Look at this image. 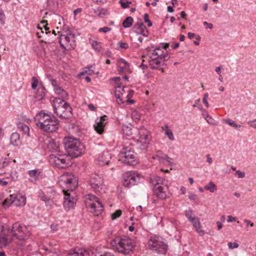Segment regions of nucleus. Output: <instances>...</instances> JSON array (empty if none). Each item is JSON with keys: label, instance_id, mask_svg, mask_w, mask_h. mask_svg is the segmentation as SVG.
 Segmentation results:
<instances>
[{"label": "nucleus", "instance_id": "nucleus-34", "mask_svg": "<svg viewBox=\"0 0 256 256\" xmlns=\"http://www.w3.org/2000/svg\"><path fill=\"white\" fill-rule=\"evenodd\" d=\"M72 182L73 180L72 178H68L66 180H65L67 188L68 189H70V191H73L76 188V185L74 184H72Z\"/></svg>", "mask_w": 256, "mask_h": 256}, {"label": "nucleus", "instance_id": "nucleus-23", "mask_svg": "<svg viewBox=\"0 0 256 256\" xmlns=\"http://www.w3.org/2000/svg\"><path fill=\"white\" fill-rule=\"evenodd\" d=\"M194 227L196 228V232L199 234L200 235L202 236L204 234V231L200 230L201 224L199 221L198 218H194V220L190 221Z\"/></svg>", "mask_w": 256, "mask_h": 256}, {"label": "nucleus", "instance_id": "nucleus-27", "mask_svg": "<svg viewBox=\"0 0 256 256\" xmlns=\"http://www.w3.org/2000/svg\"><path fill=\"white\" fill-rule=\"evenodd\" d=\"M64 102H66L65 100L62 99L60 98H56L53 100V107L54 109L58 108L59 106H65L64 104Z\"/></svg>", "mask_w": 256, "mask_h": 256}, {"label": "nucleus", "instance_id": "nucleus-26", "mask_svg": "<svg viewBox=\"0 0 256 256\" xmlns=\"http://www.w3.org/2000/svg\"><path fill=\"white\" fill-rule=\"evenodd\" d=\"M41 172L38 170H32L28 171L29 176L32 178L34 181H36L38 180V177L40 175Z\"/></svg>", "mask_w": 256, "mask_h": 256}, {"label": "nucleus", "instance_id": "nucleus-3", "mask_svg": "<svg viewBox=\"0 0 256 256\" xmlns=\"http://www.w3.org/2000/svg\"><path fill=\"white\" fill-rule=\"evenodd\" d=\"M111 244L118 252L124 254L132 252L136 246L134 240L124 235L116 237L112 240Z\"/></svg>", "mask_w": 256, "mask_h": 256}, {"label": "nucleus", "instance_id": "nucleus-42", "mask_svg": "<svg viewBox=\"0 0 256 256\" xmlns=\"http://www.w3.org/2000/svg\"><path fill=\"white\" fill-rule=\"evenodd\" d=\"M38 81L37 78L33 76L32 77V90H36L38 86Z\"/></svg>", "mask_w": 256, "mask_h": 256}, {"label": "nucleus", "instance_id": "nucleus-61", "mask_svg": "<svg viewBox=\"0 0 256 256\" xmlns=\"http://www.w3.org/2000/svg\"><path fill=\"white\" fill-rule=\"evenodd\" d=\"M188 198L192 200H194L197 199V196L191 192H189L188 193Z\"/></svg>", "mask_w": 256, "mask_h": 256}, {"label": "nucleus", "instance_id": "nucleus-46", "mask_svg": "<svg viewBox=\"0 0 256 256\" xmlns=\"http://www.w3.org/2000/svg\"><path fill=\"white\" fill-rule=\"evenodd\" d=\"M150 182L152 186V188H155L156 186H159L158 185V182L156 178V176H153L152 178H150Z\"/></svg>", "mask_w": 256, "mask_h": 256}, {"label": "nucleus", "instance_id": "nucleus-17", "mask_svg": "<svg viewBox=\"0 0 256 256\" xmlns=\"http://www.w3.org/2000/svg\"><path fill=\"white\" fill-rule=\"evenodd\" d=\"M139 138L142 140L146 141H150L152 136L150 135V132L144 126H140L138 130Z\"/></svg>", "mask_w": 256, "mask_h": 256}, {"label": "nucleus", "instance_id": "nucleus-14", "mask_svg": "<svg viewBox=\"0 0 256 256\" xmlns=\"http://www.w3.org/2000/svg\"><path fill=\"white\" fill-rule=\"evenodd\" d=\"M168 190V188L167 186L164 187L162 186H156L155 188H152V190L156 195V196L162 200H164L168 197L166 194V191Z\"/></svg>", "mask_w": 256, "mask_h": 256}, {"label": "nucleus", "instance_id": "nucleus-47", "mask_svg": "<svg viewBox=\"0 0 256 256\" xmlns=\"http://www.w3.org/2000/svg\"><path fill=\"white\" fill-rule=\"evenodd\" d=\"M93 48L98 52H100L102 46H100V43L97 41H94L92 44Z\"/></svg>", "mask_w": 256, "mask_h": 256}, {"label": "nucleus", "instance_id": "nucleus-16", "mask_svg": "<svg viewBox=\"0 0 256 256\" xmlns=\"http://www.w3.org/2000/svg\"><path fill=\"white\" fill-rule=\"evenodd\" d=\"M90 208L92 210V212L96 216L100 214L104 210L103 204L100 200L98 201L96 203H90Z\"/></svg>", "mask_w": 256, "mask_h": 256}, {"label": "nucleus", "instance_id": "nucleus-33", "mask_svg": "<svg viewBox=\"0 0 256 256\" xmlns=\"http://www.w3.org/2000/svg\"><path fill=\"white\" fill-rule=\"evenodd\" d=\"M18 128L23 132L24 134L30 136V128L24 124H22L18 126Z\"/></svg>", "mask_w": 256, "mask_h": 256}, {"label": "nucleus", "instance_id": "nucleus-45", "mask_svg": "<svg viewBox=\"0 0 256 256\" xmlns=\"http://www.w3.org/2000/svg\"><path fill=\"white\" fill-rule=\"evenodd\" d=\"M144 20L145 22L148 23V26L149 27H151L152 26V22L150 20L149 18V15L146 13L144 16Z\"/></svg>", "mask_w": 256, "mask_h": 256}, {"label": "nucleus", "instance_id": "nucleus-8", "mask_svg": "<svg viewBox=\"0 0 256 256\" xmlns=\"http://www.w3.org/2000/svg\"><path fill=\"white\" fill-rule=\"evenodd\" d=\"M65 106H59L54 109V112L60 118L63 119H68L72 117V108L68 102L64 104Z\"/></svg>", "mask_w": 256, "mask_h": 256}, {"label": "nucleus", "instance_id": "nucleus-57", "mask_svg": "<svg viewBox=\"0 0 256 256\" xmlns=\"http://www.w3.org/2000/svg\"><path fill=\"white\" fill-rule=\"evenodd\" d=\"M111 30H112V28H110L108 27V26H104L103 28H100L98 29V32H102L104 33H106L108 32H110Z\"/></svg>", "mask_w": 256, "mask_h": 256}, {"label": "nucleus", "instance_id": "nucleus-9", "mask_svg": "<svg viewBox=\"0 0 256 256\" xmlns=\"http://www.w3.org/2000/svg\"><path fill=\"white\" fill-rule=\"evenodd\" d=\"M64 34H60V36L64 39V41L66 42V44L67 46H70V47L68 48V50L74 48L76 46L75 42V35L72 33L69 28H64Z\"/></svg>", "mask_w": 256, "mask_h": 256}, {"label": "nucleus", "instance_id": "nucleus-51", "mask_svg": "<svg viewBox=\"0 0 256 256\" xmlns=\"http://www.w3.org/2000/svg\"><path fill=\"white\" fill-rule=\"evenodd\" d=\"M10 177L12 180L16 181L18 180V172L16 170L12 171L10 173Z\"/></svg>", "mask_w": 256, "mask_h": 256}, {"label": "nucleus", "instance_id": "nucleus-53", "mask_svg": "<svg viewBox=\"0 0 256 256\" xmlns=\"http://www.w3.org/2000/svg\"><path fill=\"white\" fill-rule=\"evenodd\" d=\"M118 64H120L121 63L124 64V67L126 68L127 67L129 68L130 64L128 62H127L124 59L122 58H120L118 60Z\"/></svg>", "mask_w": 256, "mask_h": 256}, {"label": "nucleus", "instance_id": "nucleus-62", "mask_svg": "<svg viewBox=\"0 0 256 256\" xmlns=\"http://www.w3.org/2000/svg\"><path fill=\"white\" fill-rule=\"evenodd\" d=\"M149 144L150 141H146L144 142L141 144V148L142 149H146L149 146Z\"/></svg>", "mask_w": 256, "mask_h": 256}, {"label": "nucleus", "instance_id": "nucleus-64", "mask_svg": "<svg viewBox=\"0 0 256 256\" xmlns=\"http://www.w3.org/2000/svg\"><path fill=\"white\" fill-rule=\"evenodd\" d=\"M160 45L161 46L162 48L166 50L170 46V44L167 42H161Z\"/></svg>", "mask_w": 256, "mask_h": 256}, {"label": "nucleus", "instance_id": "nucleus-43", "mask_svg": "<svg viewBox=\"0 0 256 256\" xmlns=\"http://www.w3.org/2000/svg\"><path fill=\"white\" fill-rule=\"evenodd\" d=\"M97 12L99 16H105L108 14V10L102 8H98L97 9Z\"/></svg>", "mask_w": 256, "mask_h": 256}, {"label": "nucleus", "instance_id": "nucleus-56", "mask_svg": "<svg viewBox=\"0 0 256 256\" xmlns=\"http://www.w3.org/2000/svg\"><path fill=\"white\" fill-rule=\"evenodd\" d=\"M60 96L61 97L62 99L66 100L68 98L69 95L68 93L65 90H64L60 94Z\"/></svg>", "mask_w": 256, "mask_h": 256}, {"label": "nucleus", "instance_id": "nucleus-55", "mask_svg": "<svg viewBox=\"0 0 256 256\" xmlns=\"http://www.w3.org/2000/svg\"><path fill=\"white\" fill-rule=\"evenodd\" d=\"M208 94L206 93L204 94V97L202 98V102L207 108L209 107V104L208 102Z\"/></svg>", "mask_w": 256, "mask_h": 256}, {"label": "nucleus", "instance_id": "nucleus-60", "mask_svg": "<svg viewBox=\"0 0 256 256\" xmlns=\"http://www.w3.org/2000/svg\"><path fill=\"white\" fill-rule=\"evenodd\" d=\"M54 92L58 95H60L64 89L60 87L59 86L54 88Z\"/></svg>", "mask_w": 256, "mask_h": 256}, {"label": "nucleus", "instance_id": "nucleus-29", "mask_svg": "<svg viewBox=\"0 0 256 256\" xmlns=\"http://www.w3.org/2000/svg\"><path fill=\"white\" fill-rule=\"evenodd\" d=\"M48 148L53 151H59L60 146L58 145L56 142L54 140H50L48 144Z\"/></svg>", "mask_w": 256, "mask_h": 256}, {"label": "nucleus", "instance_id": "nucleus-63", "mask_svg": "<svg viewBox=\"0 0 256 256\" xmlns=\"http://www.w3.org/2000/svg\"><path fill=\"white\" fill-rule=\"evenodd\" d=\"M156 176V178H157L158 182V185L161 186V184H162L164 181L165 180V179L164 178H162L160 176Z\"/></svg>", "mask_w": 256, "mask_h": 256}, {"label": "nucleus", "instance_id": "nucleus-1", "mask_svg": "<svg viewBox=\"0 0 256 256\" xmlns=\"http://www.w3.org/2000/svg\"><path fill=\"white\" fill-rule=\"evenodd\" d=\"M36 125L42 130L52 133L56 132L59 126L60 122L50 112L45 110L39 112L34 118Z\"/></svg>", "mask_w": 256, "mask_h": 256}, {"label": "nucleus", "instance_id": "nucleus-54", "mask_svg": "<svg viewBox=\"0 0 256 256\" xmlns=\"http://www.w3.org/2000/svg\"><path fill=\"white\" fill-rule=\"evenodd\" d=\"M160 58L162 60H163L164 62H166L168 60V58H166L168 56V52L167 51L166 52L164 53V51H162L160 53Z\"/></svg>", "mask_w": 256, "mask_h": 256}, {"label": "nucleus", "instance_id": "nucleus-12", "mask_svg": "<svg viewBox=\"0 0 256 256\" xmlns=\"http://www.w3.org/2000/svg\"><path fill=\"white\" fill-rule=\"evenodd\" d=\"M108 122V116L106 115H104L98 118L96 120V124L94 125V130L100 134H102L104 132L106 124Z\"/></svg>", "mask_w": 256, "mask_h": 256}, {"label": "nucleus", "instance_id": "nucleus-25", "mask_svg": "<svg viewBox=\"0 0 256 256\" xmlns=\"http://www.w3.org/2000/svg\"><path fill=\"white\" fill-rule=\"evenodd\" d=\"M67 256H89L88 253L86 251L76 252L74 250H70Z\"/></svg>", "mask_w": 256, "mask_h": 256}, {"label": "nucleus", "instance_id": "nucleus-5", "mask_svg": "<svg viewBox=\"0 0 256 256\" xmlns=\"http://www.w3.org/2000/svg\"><path fill=\"white\" fill-rule=\"evenodd\" d=\"M136 155L132 148L125 146L120 150L118 156L122 163L128 166H135L137 164Z\"/></svg>", "mask_w": 256, "mask_h": 256}, {"label": "nucleus", "instance_id": "nucleus-50", "mask_svg": "<svg viewBox=\"0 0 256 256\" xmlns=\"http://www.w3.org/2000/svg\"><path fill=\"white\" fill-rule=\"evenodd\" d=\"M47 78H48V80L50 81L52 84L54 86V88H56V86H58L57 84V81L56 80L53 78L50 74H47L46 76Z\"/></svg>", "mask_w": 256, "mask_h": 256}, {"label": "nucleus", "instance_id": "nucleus-22", "mask_svg": "<svg viewBox=\"0 0 256 256\" xmlns=\"http://www.w3.org/2000/svg\"><path fill=\"white\" fill-rule=\"evenodd\" d=\"M47 92V90H44L38 88L34 96V98L37 100H41L44 99L46 94Z\"/></svg>", "mask_w": 256, "mask_h": 256}, {"label": "nucleus", "instance_id": "nucleus-30", "mask_svg": "<svg viewBox=\"0 0 256 256\" xmlns=\"http://www.w3.org/2000/svg\"><path fill=\"white\" fill-rule=\"evenodd\" d=\"M132 126V125L130 126L127 125H123L122 126V130L123 132L128 136H132L133 133Z\"/></svg>", "mask_w": 256, "mask_h": 256}, {"label": "nucleus", "instance_id": "nucleus-39", "mask_svg": "<svg viewBox=\"0 0 256 256\" xmlns=\"http://www.w3.org/2000/svg\"><path fill=\"white\" fill-rule=\"evenodd\" d=\"M111 80L116 82L115 88H121V87L122 86V84L120 82L121 80L120 77H119V76L114 77V78H112Z\"/></svg>", "mask_w": 256, "mask_h": 256}, {"label": "nucleus", "instance_id": "nucleus-31", "mask_svg": "<svg viewBox=\"0 0 256 256\" xmlns=\"http://www.w3.org/2000/svg\"><path fill=\"white\" fill-rule=\"evenodd\" d=\"M16 197H14L12 194H10L9 196V198H6L2 202L3 206H10L12 204L14 205V202L13 198H15Z\"/></svg>", "mask_w": 256, "mask_h": 256}, {"label": "nucleus", "instance_id": "nucleus-11", "mask_svg": "<svg viewBox=\"0 0 256 256\" xmlns=\"http://www.w3.org/2000/svg\"><path fill=\"white\" fill-rule=\"evenodd\" d=\"M68 190L67 191L64 190V201L63 206L66 211H68L72 208L77 201L76 198L68 192Z\"/></svg>", "mask_w": 256, "mask_h": 256}, {"label": "nucleus", "instance_id": "nucleus-15", "mask_svg": "<svg viewBox=\"0 0 256 256\" xmlns=\"http://www.w3.org/2000/svg\"><path fill=\"white\" fill-rule=\"evenodd\" d=\"M54 162L56 166L62 169H65L70 166L69 158H66V157L64 158L62 156L56 157Z\"/></svg>", "mask_w": 256, "mask_h": 256}, {"label": "nucleus", "instance_id": "nucleus-7", "mask_svg": "<svg viewBox=\"0 0 256 256\" xmlns=\"http://www.w3.org/2000/svg\"><path fill=\"white\" fill-rule=\"evenodd\" d=\"M90 184L93 191L96 192H105L104 186V180L102 177L98 174H94L91 176L90 180Z\"/></svg>", "mask_w": 256, "mask_h": 256}, {"label": "nucleus", "instance_id": "nucleus-10", "mask_svg": "<svg viewBox=\"0 0 256 256\" xmlns=\"http://www.w3.org/2000/svg\"><path fill=\"white\" fill-rule=\"evenodd\" d=\"M4 229L6 230V232L8 233L10 236L16 238L18 240H22V235L20 236L18 234V233L24 234V231L22 230V224H20L18 222L14 223L12 228L8 226H4Z\"/></svg>", "mask_w": 256, "mask_h": 256}, {"label": "nucleus", "instance_id": "nucleus-19", "mask_svg": "<svg viewBox=\"0 0 256 256\" xmlns=\"http://www.w3.org/2000/svg\"><path fill=\"white\" fill-rule=\"evenodd\" d=\"M112 158V154L108 151H104L102 152L99 160L106 165H108Z\"/></svg>", "mask_w": 256, "mask_h": 256}, {"label": "nucleus", "instance_id": "nucleus-18", "mask_svg": "<svg viewBox=\"0 0 256 256\" xmlns=\"http://www.w3.org/2000/svg\"><path fill=\"white\" fill-rule=\"evenodd\" d=\"M12 196L14 197H16L14 199L13 198L14 206H21L26 204V198L24 196H23L20 194H13Z\"/></svg>", "mask_w": 256, "mask_h": 256}, {"label": "nucleus", "instance_id": "nucleus-58", "mask_svg": "<svg viewBox=\"0 0 256 256\" xmlns=\"http://www.w3.org/2000/svg\"><path fill=\"white\" fill-rule=\"evenodd\" d=\"M88 199H89L90 200H94L96 202H97L98 201L100 200V199L98 198L97 196H96L94 195L88 194Z\"/></svg>", "mask_w": 256, "mask_h": 256}, {"label": "nucleus", "instance_id": "nucleus-36", "mask_svg": "<svg viewBox=\"0 0 256 256\" xmlns=\"http://www.w3.org/2000/svg\"><path fill=\"white\" fill-rule=\"evenodd\" d=\"M93 68H94L93 66H90L86 68V70H84L83 72H82L80 74V76L84 75L86 74H88V75H91L92 74H94V70L92 69Z\"/></svg>", "mask_w": 256, "mask_h": 256}, {"label": "nucleus", "instance_id": "nucleus-44", "mask_svg": "<svg viewBox=\"0 0 256 256\" xmlns=\"http://www.w3.org/2000/svg\"><path fill=\"white\" fill-rule=\"evenodd\" d=\"M122 210H116V212H114L112 214V220H116L117 218L120 216L122 215Z\"/></svg>", "mask_w": 256, "mask_h": 256}, {"label": "nucleus", "instance_id": "nucleus-21", "mask_svg": "<svg viewBox=\"0 0 256 256\" xmlns=\"http://www.w3.org/2000/svg\"><path fill=\"white\" fill-rule=\"evenodd\" d=\"M10 142L14 146H18L20 144V134L18 132H13L10 137Z\"/></svg>", "mask_w": 256, "mask_h": 256}, {"label": "nucleus", "instance_id": "nucleus-49", "mask_svg": "<svg viewBox=\"0 0 256 256\" xmlns=\"http://www.w3.org/2000/svg\"><path fill=\"white\" fill-rule=\"evenodd\" d=\"M192 210H190L189 211H186L185 215L188 218L189 221L194 220V218L195 217H192Z\"/></svg>", "mask_w": 256, "mask_h": 256}, {"label": "nucleus", "instance_id": "nucleus-37", "mask_svg": "<svg viewBox=\"0 0 256 256\" xmlns=\"http://www.w3.org/2000/svg\"><path fill=\"white\" fill-rule=\"evenodd\" d=\"M135 32L138 34L142 35L144 36H147L148 34V30L146 29V28H140L137 29L134 31Z\"/></svg>", "mask_w": 256, "mask_h": 256}, {"label": "nucleus", "instance_id": "nucleus-13", "mask_svg": "<svg viewBox=\"0 0 256 256\" xmlns=\"http://www.w3.org/2000/svg\"><path fill=\"white\" fill-rule=\"evenodd\" d=\"M12 240V238L6 232L4 226H2V229L0 232V248L6 246Z\"/></svg>", "mask_w": 256, "mask_h": 256}, {"label": "nucleus", "instance_id": "nucleus-52", "mask_svg": "<svg viewBox=\"0 0 256 256\" xmlns=\"http://www.w3.org/2000/svg\"><path fill=\"white\" fill-rule=\"evenodd\" d=\"M166 134L168 136V138L172 140H174V138L172 133V132L171 130H167L165 132Z\"/></svg>", "mask_w": 256, "mask_h": 256}, {"label": "nucleus", "instance_id": "nucleus-4", "mask_svg": "<svg viewBox=\"0 0 256 256\" xmlns=\"http://www.w3.org/2000/svg\"><path fill=\"white\" fill-rule=\"evenodd\" d=\"M164 240V239L161 236L155 235L150 237L148 242V246L150 249L158 254H166L168 246Z\"/></svg>", "mask_w": 256, "mask_h": 256}, {"label": "nucleus", "instance_id": "nucleus-2", "mask_svg": "<svg viewBox=\"0 0 256 256\" xmlns=\"http://www.w3.org/2000/svg\"><path fill=\"white\" fill-rule=\"evenodd\" d=\"M62 144L68 154L72 158L80 156L84 152V146L78 138L65 137L62 140Z\"/></svg>", "mask_w": 256, "mask_h": 256}, {"label": "nucleus", "instance_id": "nucleus-6", "mask_svg": "<svg viewBox=\"0 0 256 256\" xmlns=\"http://www.w3.org/2000/svg\"><path fill=\"white\" fill-rule=\"evenodd\" d=\"M142 178L141 174L135 170L128 171L122 176V184L126 188H130L140 182Z\"/></svg>", "mask_w": 256, "mask_h": 256}, {"label": "nucleus", "instance_id": "nucleus-38", "mask_svg": "<svg viewBox=\"0 0 256 256\" xmlns=\"http://www.w3.org/2000/svg\"><path fill=\"white\" fill-rule=\"evenodd\" d=\"M119 3L122 8L126 9L130 7V4L132 2L128 0H120Z\"/></svg>", "mask_w": 256, "mask_h": 256}, {"label": "nucleus", "instance_id": "nucleus-20", "mask_svg": "<svg viewBox=\"0 0 256 256\" xmlns=\"http://www.w3.org/2000/svg\"><path fill=\"white\" fill-rule=\"evenodd\" d=\"M150 60H149V64L152 70H156L159 68L160 65L162 63L161 59L160 58H152L150 56Z\"/></svg>", "mask_w": 256, "mask_h": 256}, {"label": "nucleus", "instance_id": "nucleus-40", "mask_svg": "<svg viewBox=\"0 0 256 256\" xmlns=\"http://www.w3.org/2000/svg\"><path fill=\"white\" fill-rule=\"evenodd\" d=\"M226 123L235 128L241 127V125L236 124L234 121L229 118L226 120Z\"/></svg>", "mask_w": 256, "mask_h": 256}, {"label": "nucleus", "instance_id": "nucleus-59", "mask_svg": "<svg viewBox=\"0 0 256 256\" xmlns=\"http://www.w3.org/2000/svg\"><path fill=\"white\" fill-rule=\"evenodd\" d=\"M228 248L230 249H232V248H237L238 247V244L236 243V242H229L228 244Z\"/></svg>", "mask_w": 256, "mask_h": 256}, {"label": "nucleus", "instance_id": "nucleus-28", "mask_svg": "<svg viewBox=\"0 0 256 256\" xmlns=\"http://www.w3.org/2000/svg\"><path fill=\"white\" fill-rule=\"evenodd\" d=\"M134 19L132 16H127L122 22V26L124 28H129L132 25Z\"/></svg>", "mask_w": 256, "mask_h": 256}, {"label": "nucleus", "instance_id": "nucleus-24", "mask_svg": "<svg viewBox=\"0 0 256 256\" xmlns=\"http://www.w3.org/2000/svg\"><path fill=\"white\" fill-rule=\"evenodd\" d=\"M154 159H158L159 161L161 160H164L165 159H170V157L166 154L160 150L156 151V154L153 156Z\"/></svg>", "mask_w": 256, "mask_h": 256}, {"label": "nucleus", "instance_id": "nucleus-41", "mask_svg": "<svg viewBox=\"0 0 256 256\" xmlns=\"http://www.w3.org/2000/svg\"><path fill=\"white\" fill-rule=\"evenodd\" d=\"M118 49L126 50L128 48V44L126 42H120L117 44Z\"/></svg>", "mask_w": 256, "mask_h": 256}, {"label": "nucleus", "instance_id": "nucleus-35", "mask_svg": "<svg viewBox=\"0 0 256 256\" xmlns=\"http://www.w3.org/2000/svg\"><path fill=\"white\" fill-rule=\"evenodd\" d=\"M12 162L9 158H5L0 160V168H3L8 166Z\"/></svg>", "mask_w": 256, "mask_h": 256}, {"label": "nucleus", "instance_id": "nucleus-48", "mask_svg": "<svg viewBox=\"0 0 256 256\" xmlns=\"http://www.w3.org/2000/svg\"><path fill=\"white\" fill-rule=\"evenodd\" d=\"M146 28V26L142 22H138L136 24H134V28L136 29V30L137 29L140 28Z\"/></svg>", "mask_w": 256, "mask_h": 256}, {"label": "nucleus", "instance_id": "nucleus-32", "mask_svg": "<svg viewBox=\"0 0 256 256\" xmlns=\"http://www.w3.org/2000/svg\"><path fill=\"white\" fill-rule=\"evenodd\" d=\"M204 188L210 190L211 192H214L217 189L216 185L212 181L210 182L208 184L205 186Z\"/></svg>", "mask_w": 256, "mask_h": 256}]
</instances>
